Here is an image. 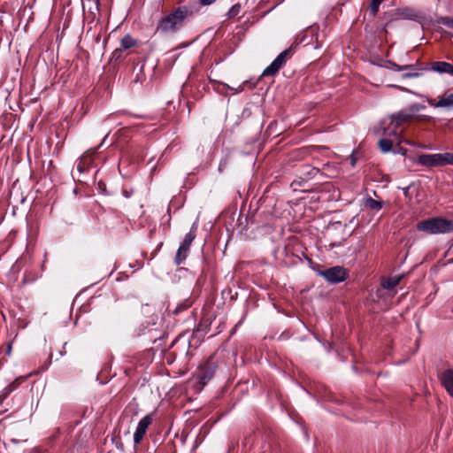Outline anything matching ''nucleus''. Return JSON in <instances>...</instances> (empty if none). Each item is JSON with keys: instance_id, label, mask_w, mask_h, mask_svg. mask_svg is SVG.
Returning a JSON list of instances; mask_svg holds the SVG:
<instances>
[{"instance_id": "15", "label": "nucleus", "mask_w": 453, "mask_h": 453, "mask_svg": "<svg viewBox=\"0 0 453 453\" xmlns=\"http://www.w3.org/2000/svg\"><path fill=\"white\" fill-rule=\"evenodd\" d=\"M390 116L394 118L395 123H398L400 126H403L404 123L410 121L413 118V114L405 111H399Z\"/></svg>"}, {"instance_id": "6", "label": "nucleus", "mask_w": 453, "mask_h": 453, "mask_svg": "<svg viewBox=\"0 0 453 453\" xmlns=\"http://www.w3.org/2000/svg\"><path fill=\"white\" fill-rule=\"evenodd\" d=\"M417 162L426 167L444 165L443 153L423 154L417 158Z\"/></svg>"}, {"instance_id": "11", "label": "nucleus", "mask_w": 453, "mask_h": 453, "mask_svg": "<svg viewBox=\"0 0 453 453\" xmlns=\"http://www.w3.org/2000/svg\"><path fill=\"white\" fill-rule=\"evenodd\" d=\"M211 82L212 83L213 89L221 94H224V92L220 89L221 86L226 87L228 89L232 90L234 94H238L244 89V85L246 83V81H245L242 84H241L238 88H233L227 84L218 82L216 81H211Z\"/></svg>"}, {"instance_id": "8", "label": "nucleus", "mask_w": 453, "mask_h": 453, "mask_svg": "<svg viewBox=\"0 0 453 453\" xmlns=\"http://www.w3.org/2000/svg\"><path fill=\"white\" fill-rule=\"evenodd\" d=\"M428 104L434 108H453V93H445L439 96L437 99H429Z\"/></svg>"}, {"instance_id": "13", "label": "nucleus", "mask_w": 453, "mask_h": 453, "mask_svg": "<svg viewBox=\"0 0 453 453\" xmlns=\"http://www.w3.org/2000/svg\"><path fill=\"white\" fill-rule=\"evenodd\" d=\"M396 142V141L389 136H384V138L380 139L378 142V146L381 152L388 153L392 150L393 144Z\"/></svg>"}, {"instance_id": "1", "label": "nucleus", "mask_w": 453, "mask_h": 453, "mask_svg": "<svg viewBox=\"0 0 453 453\" xmlns=\"http://www.w3.org/2000/svg\"><path fill=\"white\" fill-rule=\"evenodd\" d=\"M188 12L186 7H179L162 17L157 22L156 33L163 35L175 34L183 27Z\"/></svg>"}, {"instance_id": "34", "label": "nucleus", "mask_w": 453, "mask_h": 453, "mask_svg": "<svg viewBox=\"0 0 453 453\" xmlns=\"http://www.w3.org/2000/svg\"><path fill=\"white\" fill-rule=\"evenodd\" d=\"M404 142H405L406 143H408V144H411V142H410L409 141H407V140H404Z\"/></svg>"}, {"instance_id": "25", "label": "nucleus", "mask_w": 453, "mask_h": 453, "mask_svg": "<svg viewBox=\"0 0 453 453\" xmlns=\"http://www.w3.org/2000/svg\"><path fill=\"white\" fill-rule=\"evenodd\" d=\"M444 165H453V153L446 152L443 153Z\"/></svg>"}, {"instance_id": "7", "label": "nucleus", "mask_w": 453, "mask_h": 453, "mask_svg": "<svg viewBox=\"0 0 453 453\" xmlns=\"http://www.w3.org/2000/svg\"><path fill=\"white\" fill-rule=\"evenodd\" d=\"M152 423V415H146L143 417L137 425L136 430L134 434V444H139L143 439L144 434L149 427V426Z\"/></svg>"}, {"instance_id": "10", "label": "nucleus", "mask_w": 453, "mask_h": 453, "mask_svg": "<svg viewBox=\"0 0 453 453\" xmlns=\"http://www.w3.org/2000/svg\"><path fill=\"white\" fill-rule=\"evenodd\" d=\"M431 70L439 73H449L451 75L453 65L444 61L432 63Z\"/></svg>"}, {"instance_id": "22", "label": "nucleus", "mask_w": 453, "mask_h": 453, "mask_svg": "<svg viewBox=\"0 0 453 453\" xmlns=\"http://www.w3.org/2000/svg\"><path fill=\"white\" fill-rule=\"evenodd\" d=\"M382 2L383 0H372L370 4V10L372 15H376V13L379 11V7Z\"/></svg>"}, {"instance_id": "31", "label": "nucleus", "mask_w": 453, "mask_h": 453, "mask_svg": "<svg viewBox=\"0 0 453 453\" xmlns=\"http://www.w3.org/2000/svg\"><path fill=\"white\" fill-rule=\"evenodd\" d=\"M11 351H12V345H11V344H8L7 353L10 355V354H11Z\"/></svg>"}, {"instance_id": "29", "label": "nucleus", "mask_w": 453, "mask_h": 453, "mask_svg": "<svg viewBox=\"0 0 453 453\" xmlns=\"http://www.w3.org/2000/svg\"><path fill=\"white\" fill-rule=\"evenodd\" d=\"M27 377H19L18 378L15 382L20 383L26 380Z\"/></svg>"}, {"instance_id": "14", "label": "nucleus", "mask_w": 453, "mask_h": 453, "mask_svg": "<svg viewBox=\"0 0 453 453\" xmlns=\"http://www.w3.org/2000/svg\"><path fill=\"white\" fill-rule=\"evenodd\" d=\"M381 66H383V67H385L387 69L396 71V72H401V71H404V70H414L415 69V65H397L395 62H392L390 60L386 61L384 63V65H382Z\"/></svg>"}, {"instance_id": "23", "label": "nucleus", "mask_w": 453, "mask_h": 453, "mask_svg": "<svg viewBox=\"0 0 453 453\" xmlns=\"http://www.w3.org/2000/svg\"><path fill=\"white\" fill-rule=\"evenodd\" d=\"M440 22L442 25L453 29V17H442L441 18Z\"/></svg>"}, {"instance_id": "19", "label": "nucleus", "mask_w": 453, "mask_h": 453, "mask_svg": "<svg viewBox=\"0 0 453 453\" xmlns=\"http://www.w3.org/2000/svg\"><path fill=\"white\" fill-rule=\"evenodd\" d=\"M403 72L405 73L402 74L403 79L417 78L419 76L418 69L416 65L414 70H404Z\"/></svg>"}, {"instance_id": "17", "label": "nucleus", "mask_w": 453, "mask_h": 453, "mask_svg": "<svg viewBox=\"0 0 453 453\" xmlns=\"http://www.w3.org/2000/svg\"><path fill=\"white\" fill-rule=\"evenodd\" d=\"M121 47L125 50L130 49L136 44V41L129 35H127L120 40Z\"/></svg>"}, {"instance_id": "4", "label": "nucleus", "mask_w": 453, "mask_h": 453, "mask_svg": "<svg viewBox=\"0 0 453 453\" xmlns=\"http://www.w3.org/2000/svg\"><path fill=\"white\" fill-rule=\"evenodd\" d=\"M196 226L194 224L190 231L185 235L182 243L179 247L174 258L176 265H180L188 257L192 242L196 236Z\"/></svg>"}, {"instance_id": "3", "label": "nucleus", "mask_w": 453, "mask_h": 453, "mask_svg": "<svg viewBox=\"0 0 453 453\" xmlns=\"http://www.w3.org/2000/svg\"><path fill=\"white\" fill-rule=\"evenodd\" d=\"M318 274L327 282L336 284L344 281L348 277V270L343 266L336 265L326 270H319Z\"/></svg>"}, {"instance_id": "30", "label": "nucleus", "mask_w": 453, "mask_h": 453, "mask_svg": "<svg viewBox=\"0 0 453 453\" xmlns=\"http://www.w3.org/2000/svg\"><path fill=\"white\" fill-rule=\"evenodd\" d=\"M398 153H401L403 155H404L406 153V150L403 148H399V150H397Z\"/></svg>"}, {"instance_id": "20", "label": "nucleus", "mask_w": 453, "mask_h": 453, "mask_svg": "<svg viewBox=\"0 0 453 453\" xmlns=\"http://www.w3.org/2000/svg\"><path fill=\"white\" fill-rule=\"evenodd\" d=\"M289 50H283L280 54L277 56L273 62L276 63V65H278L281 68L286 62L285 58Z\"/></svg>"}, {"instance_id": "5", "label": "nucleus", "mask_w": 453, "mask_h": 453, "mask_svg": "<svg viewBox=\"0 0 453 453\" xmlns=\"http://www.w3.org/2000/svg\"><path fill=\"white\" fill-rule=\"evenodd\" d=\"M394 118L389 116L388 118L383 119L382 121V134L384 136H389L394 138L396 141V143L399 144L403 142L401 139L402 129L398 123H395Z\"/></svg>"}, {"instance_id": "32", "label": "nucleus", "mask_w": 453, "mask_h": 453, "mask_svg": "<svg viewBox=\"0 0 453 453\" xmlns=\"http://www.w3.org/2000/svg\"><path fill=\"white\" fill-rule=\"evenodd\" d=\"M107 136H108V134H106V135L104 137V140L102 141V142H101L100 146H102V145L104 144V141L106 140Z\"/></svg>"}, {"instance_id": "33", "label": "nucleus", "mask_w": 453, "mask_h": 453, "mask_svg": "<svg viewBox=\"0 0 453 453\" xmlns=\"http://www.w3.org/2000/svg\"><path fill=\"white\" fill-rule=\"evenodd\" d=\"M352 165H355V159H352V162H351Z\"/></svg>"}, {"instance_id": "21", "label": "nucleus", "mask_w": 453, "mask_h": 453, "mask_svg": "<svg viewBox=\"0 0 453 453\" xmlns=\"http://www.w3.org/2000/svg\"><path fill=\"white\" fill-rule=\"evenodd\" d=\"M289 50H283L280 54L277 56L273 62L276 63V65H278L281 68L286 62L285 58Z\"/></svg>"}, {"instance_id": "28", "label": "nucleus", "mask_w": 453, "mask_h": 453, "mask_svg": "<svg viewBox=\"0 0 453 453\" xmlns=\"http://www.w3.org/2000/svg\"><path fill=\"white\" fill-rule=\"evenodd\" d=\"M391 87L395 88H397V89H399V90H401V91H406V92H407V91H409L407 88H403V87H402V86H398V85H391Z\"/></svg>"}, {"instance_id": "26", "label": "nucleus", "mask_w": 453, "mask_h": 453, "mask_svg": "<svg viewBox=\"0 0 453 453\" xmlns=\"http://www.w3.org/2000/svg\"><path fill=\"white\" fill-rule=\"evenodd\" d=\"M216 0H200V4L203 5H210L213 4Z\"/></svg>"}, {"instance_id": "2", "label": "nucleus", "mask_w": 453, "mask_h": 453, "mask_svg": "<svg viewBox=\"0 0 453 453\" xmlns=\"http://www.w3.org/2000/svg\"><path fill=\"white\" fill-rule=\"evenodd\" d=\"M417 229L428 234H441L453 232V220L432 218L419 221Z\"/></svg>"}, {"instance_id": "18", "label": "nucleus", "mask_w": 453, "mask_h": 453, "mask_svg": "<svg viewBox=\"0 0 453 453\" xmlns=\"http://www.w3.org/2000/svg\"><path fill=\"white\" fill-rule=\"evenodd\" d=\"M280 69V67L276 65L273 61L271 63L270 65H268L263 72V76H269V75H274Z\"/></svg>"}, {"instance_id": "24", "label": "nucleus", "mask_w": 453, "mask_h": 453, "mask_svg": "<svg viewBox=\"0 0 453 453\" xmlns=\"http://www.w3.org/2000/svg\"><path fill=\"white\" fill-rule=\"evenodd\" d=\"M212 372H205L199 377V381L201 384L204 385L206 382L211 378Z\"/></svg>"}, {"instance_id": "35", "label": "nucleus", "mask_w": 453, "mask_h": 453, "mask_svg": "<svg viewBox=\"0 0 453 453\" xmlns=\"http://www.w3.org/2000/svg\"><path fill=\"white\" fill-rule=\"evenodd\" d=\"M451 37H453V35H451Z\"/></svg>"}, {"instance_id": "12", "label": "nucleus", "mask_w": 453, "mask_h": 453, "mask_svg": "<svg viewBox=\"0 0 453 453\" xmlns=\"http://www.w3.org/2000/svg\"><path fill=\"white\" fill-rule=\"evenodd\" d=\"M403 277V274H399V275H395V276H392V277H389L387 279H383L382 282H381V286L385 289L391 290L399 284V282L401 281Z\"/></svg>"}, {"instance_id": "16", "label": "nucleus", "mask_w": 453, "mask_h": 453, "mask_svg": "<svg viewBox=\"0 0 453 453\" xmlns=\"http://www.w3.org/2000/svg\"><path fill=\"white\" fill-rule=\"evenodd\" d=\"M364 204L365 207H367L372 211H380L382 208V203L380 201H377L372 197L366 198L364 201Z\"/></svg>"}, {"instance_id": "9", "label": "nucleus", "mask_w": 453, "mask_h": 453, "mask_svg": "<svg viewBox=\"0 0 453 453\" xmlns=\"http://www.w3.org/2000/svg\"><path fill=\"white\" fill-rule=\"evenodd\" d=\"M440 381L446 391L453 397V370H445L440 375Z\"/></svg>"}, {"instance_id": "27", "label": "nucleus", "mask_w": 453, "mask_h": 453, "mask_svg": "<svg viewBox=\"0 0 453 453\" xmlns=\"http://www.w3.org/2000/svg\"><path fill=\"white\" fill-rule=\"evenodd\" d=\"M317 173H319L317 168H311V170L308 172V175L314 176Z\"/></svg>"}]
</instances>
